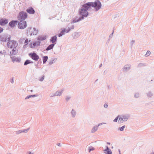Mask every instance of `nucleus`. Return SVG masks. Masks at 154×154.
<instances>
[{
    "label": "nucleus",
    "instance_id": "f257e3e1",
    "mask_svg": "<svg viewBox=\"0 0 154 154\" xmlns=\"http://www.w3.org/2000/svg\"><path fill=\"white\" fill-rule=\"evenodd\" d=\"M90 10V9L87 3L83 4L79 10V14L80 17L77 19L73 20L69 25L70 26V24H72L74 23L78 22L84 19V17H87L89 14L88 10Z\"/></svg>",
    "mask_w": 154,
    "mask_h": 154
},
{
    "label": "nucleus",
    "instance_id": "f03ea898",
    "mask_svg": "<svg viewBox=\"0 0 154 154\" xmlns=\"http://www.w3.org/2000/svg\"><path fill=\"white\" fill-rule=\"evenodd\" d=\"M90 10L91 7L94 8L95 11H97L100 10L102 4L100 2L99 0H96L94 2H87Z\"/></svg>",
    "mask_w": 154,
    "mask_h": 154
},
{
    "label": "nucleus",
    "instance_id": "7ed1b4c3",
    "mask_svg": "<svg viewBox=\"0 0 154 154\" xmlns=\"http://www.w3.org/2000/svg\"><path fill=\"white\" fill-rule=\"evenodd\" d=\"M27 14L24 11L19 12L17 16L18 20H24L27 17Z\"/></svg>",
    "mask_w": 154,
    "mask_h": 154
},
{
    "label": "nucleus",
    "instance_id": "20e7f679",
    "mask_svg": "<svg viewBox=\"0 0 154 154\" xmlns=\"http://www.w3.org/2000/svg\"><path fill=\"white\" fill-rule=\"evenodd\" d=\"M18 45L17 42L15 40L9 41L7 43L8 47L10 48H16Z\"/></svg>",
    "mask_w": 154,
    "mask_h": 154
},
{
    "label": "nucleus",
    "instance_id": "39448f33",
    "mask_svg": "<svg viewBox=\"0 0 154 154\" xmlns=\"http://www.w3.org/2000/svg\"><path fill=\"white\" fill-rule=\"evenodd\" d=\"M30 29H32V27H28L27 29L26 34L28 36L30 35L31 36L32 35H35L37 34L38 32V29H36L34 27L32 29V32L31 33L29 32H30L29 30Z\"/></svg>",
    "mask_w": 154,
    "mask_h": 154
},
{
    "label": "nucleus",
    "instance_id": "423d86ee",
    "mask_svg": "<svg viewBox=\"0 0 154 154\" xmlns=\"http://www.w3.org/2000/svg\"><path fill=\"white\" fill-rule=\"evenodd\" d=\"M19 20L20 22H19L17 25L18 28L20 29H23L25 28L27 26L26 21L25 20Z\"/></svg>",
    "mask_w": 154,
    "mask_h": 154
},
{
    "label": "nucleus",
    "instance_id": "0eeeda50",
    "mask_svg": "<svg viewBox=\"0 0 154 154\" xmlns=\"http://www.w3.org/2000/svg\"><path fill=\"white\" fill-rule=\"evenodd\" d=\"M11 36L7 34H4L0 36V40L3 42L8 41L11 39Z\"/></svg>",
    "mask_w": 154,
    "mask_h": 154
},
{
    "label": "nucleus",
    "instance_id": "6e6552de",
    "mask_svg": "<svg viewBox=\"0 0 154 154\" xmlns=\"http://www.w3.org/2000/svg\"><path fill=\"white\" fill-rule=\"evenodd\" d=\"M29 55L32 59L35 61H37L39 58L38 55L35 52L30 53L29 54Z\"/></svg>",
    "mask_w": 154,
    "mask_h": 154
},
{
    "label": "nucleus",
    "instance_id": "1a4fd4ad",
    "mask_svg": "<svg viewBox=\"0 0 154 154\" xmlns=\"http://www.w3.org/2000/svg\"><path fill=\"white\" fill-rule=\"evenodd\" d=\"M19 21L17 20H14L11 21L9 24V26L11 28H14L16 26Z\"/></svg>",
    "mask_w": 154,
    "mask_h": 154
},
{
    "label": "nucleus",
    "instance_id": "9d476101",
    "mask_svg": "<svg viewBox=\"0 0 154 154\" xmlns=\"http://www.w3.org/2000/svg\"><path fill=\"white\" fill-rule=\"evenodd\" d=\"M8 19L2 18L0 20V25L2 26H5L8 23Z\"/></svg>",
    "mask_w": 154,
    "mask_h": 154
},
{
    "label": "nucleus",
    "instance_id": "9b49d317",
    "mask_svg": "<svg viewBox=\"0 0 154 154\" xmlns=\"http://www.w3.org/2000/svg\"><path fill=\"white\" fill-rule=\"evenodd\" d=\"M26 12L31 14H34L35 13V11L32 7H29L26 10Z\"/></svg>",
    "mask_w": 154,
    "mask_h": 154
},
{
    "label": "nucleus",
    "instance_id": "f8f14e48",
    "mask_svg": "<svg viewBox=\"0 0 154 154\" xmlns=\"http://www.w3.org/2000/svg\"><path fill=\"white\" fill-rule=\"evenodd\" d=\"M106 149L104 150V152L105 154H112V152L111 150L109 149L108 146H106Z\"/></svg>",
    "mask_w": 154,
    "mask_h": 154
},
{
    "label": "nucleus",
    "instance_id": "ddd939ff",
    "mask_svg": "<svg viewBox=\"0 0 154 154\" xmlns=\"http://www.w3.org/2000/svg\"><path fill=\"white\" fill-rule=\"evenodd\" d=\"M131 65L129 64H128L125 65L123 68L124 72H127L128 70L130 69H131Z\"/></svg>",
    "mask_w": 154,
    "mask_h": 154
},
{
    "label": "nucleus",
    "instance_id": "4468645a",
    "mask_svg": "<svg viewBox=\"0 0 154 154\" xmlns=\"http://www.w3.org/2000/svg\"><path fill=\"white\" fill-rule=\"evenodd\" d=\"M18 52V50L16 48H14L10 52V54L11 55H14Z\"/></svg>",
    "mask_w": 154,
    "mask_h": 154
},
{
    "label": "nucleus",
    "instance_id": "2eb2a0df",
    "mask_svg": "<svg viewBox=\"0 0 154 154\" xmlns=\"http://www.w3.org/2000/svg\"><path fill=\"white\" fill-rule=\"evenodd\" d=\"M81 35V33L75 32L72 35V36L74 39H76L79 37Z\"/></svg>",
    "mask_w": 154,
    "mask_h": 154
},
{
    "label": "nucleus",
    "instance_id": "dca6fc26",
    "mask_svg": "<svg viewBox=\"0 0 154 154\" xmlns=\"http://www.w3.org/2000/svg\"><path fill=\"white\" fill-rule=\"evenodd\" d=\"M57 38L56 35L52 37L50 39V41L52 42V44H55L57 42Z\"/></svg>",
    "mask_w": 154,
    "mask_h": 154
},
{
    "label": "nucleus",
    "instance_id": "f3484780",
    "mask_svg": "<svg viewBox=\"0 0 154 154\" xmlns=\"http://www.w3.org/2000/svg\"><path fill=\"white\" fill-rule=\"evenodd\" d=\"M64 90V89H63L61 91L59 90L57 91L54 93V94L53 95V96H61L62 95Z\"/></svg>",
    "mask_w": 154,
    "mask_h": 154
},
{
    "label": "nucleus",
    "instance_id": "a211bd4d",
    "mask_svg": "<svg viewBox=\"0 0 154 154\" xmlns=\"http://www.w3.org/2000/svg\"><path fill=\"white\" fill-rule=\"evenodd\" d=\"M121 116L123 119V121L125 122L128 120L130 117V116L128 114H127L125 115Z\"/></svg>",
    "mask_w": 154,
    "mask_h": 154
},
{
    "label": "nucleus",
    "instance_id": "6ab92c4d",
    "mask_svg": "<svg viewBox=\"0 0 154 154\" xmlns=\"http://www.w3.org/2000/svg\"><path fill=\"white\" fill-rule=\"evenodd\" d=\"M47 38L46 35H41L38 37L37 39L39 40L43 41L46 39Z\"/></svg>",
    "mask_w": 154,
    "mask_h": 154
},
{
    "label": "nucleus",
    "instance_id": "aec40b11",
    "mask_svg": "<svg viewBox=\"0 0 154 154\" xmlns=\"http://www.w3.org/2000/svg\"><path fill=\"white\" fill-rule=\"evenodd\" d=\"M55 44H51L49 45L46 48V50L49 51L53 48Z\"/></svg>",
    "mask_w": 154,
    "mask_h": 154
},
{
    "label": "nucleus",
    "instance_id": "412c9836",
    "mask_svg": "<svg viewBox=\"0 0 154 154\" xmlns=\"http://www.w3.org/2000/svg\"><path fill=\"white\" fill-rule=\"evenodd\" d=\"M98 126L97 125L94 126L92 128L91 130V132L92 133H94L98 129Z\"/></svg>",
    "mask_w": 154,
    "mask_h": 154
},
{
    "label": "nucleus",
    "instance_id": "4be33fe9",
    "mask_svg": "<svg viewBox=\"0 0 154 154\" xmlns=\"http://www.w3.org/2000/svg\"><path fill=\"white\" fill-rule=\"evenodd\" d=\"M65 32H66V29L64 28L61 31L60 33L58 35V37H60L62 36L64 34Z\"/></svg>",
    "mask_w": 154,
    "mask_h": 154
},
{
    "label": "nucleus",
    "instance_id": "5701e85b",
    "mask_svg": "<svg viewBox=\"0 0 154 154\" xmlns=\"http://www.w3.org/2000/svg\"><path fill=\"white\" fill-rule=\"evenodd\" d=\"M12 60V61L14 62L15 61L17 62H20V60L18 58L15 57H11Z\"/></svg>",
    "mask_w": 154,
    "mask_h": 154
},
{
    "label": "nucleus",
    "instance_id": "b1692460",
    "mask_svg": "<svg viewBox=\"0 0 154 154\" xmlns=\"http://www.w3.org/2000/svg\"><path fill=\"white\" fill-rule=\"evenodd\" d=\"M33 63V62L29 60H26L24 63V65L26 66L29 63Z\"/></svg>",
    "mask_w": 154,
    "mask_h": 154
},
{
    "label": "nucleus",
    "instance_id": "393cba45",
    "mask_svg": "<svg viewBox=\"0 0 154 154\" xmlns=\"http://www.w3.org/2000/svg\"><path fill=\"white\" fill-rule=\"evenodd\" d=\"M38 94H34V95H31L27 96L25 98V99H29L30 98L32 97H38Z\"/></svg>",
    "mask_w": 154,
    "mask_h": 154
},
{
    "label": "nucleus",
    "instance_id": "a878e982",
    "mask_svg": "<svg viewBox=\"0 0 154 154\" xmlns=\"http://www.w3.org/2000/svg\"><path fill=\"white\" fill-rule=\"evenodd\" d=\"M146 94L147 96L148 97H151L153 95V93L151 91H149Z\"/></svg>",
    "mask_w": 154,
    "mask_h": 154
},
{
    "label": "nucleus",
    "instance_id": "bb28decb",
    "mask_svg": "<svg viewBox=\"0 0 154 154\" xmlns=\"http://www.w3.org/2000/svg\"><path fill=\"white\" fill-rule=\"evenodd\" d=\"M41 42L39 41H37L33 43V46L35 47L36 46H39L40 45Z\"/></svg>",
    "mask_w": 154,
    "mask_h": 154
},
{
    "label": "nucleus",
    "instance_id": "cd10ccee",
    "mask_svg": "<svg viewBox=\"0 0 154 154\" xmlns=\"http://www.w3.org/2000/svg\"><path fill=\"white\" fill-rule=\"evenodd\" d=\"M57 60V58H54L52 59L50 61L49 63V65H52L54 62H55Z\"/></svg>",
    "mask_w": 154,
    "mask_h": 154
},
{
    "label": "nucleus",
    "instance_id": "c85d7f7f",
    "mask_svg": "<svg viewBox=\"0 0 154 154\" xmlns=\"http://www.w3.org/2000/svg\"><path fill=\"white\" fill-rule=\"evenodd\" d=\"M43 64H45L47 61L48 57V56H44L43 57Z\"/></svg>",
    "mask_w": 154,
    "mask_h": 154
},
{
    "label": "nucleus",
    "instance_id": "c756f323",
    "mask_svg": "<svg viewBox=\"0 0 154 154\" xmlns=\"http://www.w3.org/2000/svg\"><path fill=\"white\" fill-rule=\"evenodd\" d=\"M71 114L73 118H74L76 114V112L73 109H72L71 112Z\"/></svg>",
    "mask_w": 154,
    "mask_h": 154
},
{
    "label": "nucleus",
    "instance_id": "7c9ffc66",
    "mask_svg": "<svg viewBox=\"0 0 154 154\" xmlns=\"http://www.w3.org/2000/svg\"><path fill=\"white\" fill-rule=\"evenodd\" d=\"M29 128L21 130V133H26L29 130Z\"/></svg>",
    "mask_w": 154,
    "mask_h": 154
},
{
    "label": "nucleus",
    "instance_id": "2f4dec72",
    "mask_svg": "<svg viewBox=\"0 0 154 154\" xmlns=\"http://www.w3.org/2000/svg\"><path fill=\"white\" fill-rule=\"evenodd\" d=\"M125 127V125L123 126L122 127H119L118 128V130L121 131H123L124 130V129Z\"/></svg>",
    "mask_w": 154,
    "mask_h": 154
},
{
    "label": "nucleus",
    "instance_id": "473e14b6",
    "mask_svg": "<svg viewBox=\"0 0 154 154\" xmlns=\"http://www.w3.org/2000/svg\"><path fill=\"white\" fill-rule=\"evenodd\" d=\"M124 122L123 121V119H122V117L121 116V117H120V118H119V119L118 120L119 123H122Z\"/></svg>",
    "mask_w": 154,
    "mask_h": 154
},
{
    "label": "nucleus",
    "instance_id": "72a5a7b5",
    "mask_svg": "<svg viewBox=\"0 0 154 154\" xmlns=\"http://www.w3.org/2000/svg\"><path fill=\"white\" fill-rule=\"evenodd\" d=\"M140 97V94L138 93H135L134 95V97L135 98H138Z\"/></svg>",
    "mask_w": 154,
    "mask_h": 154
},
{
    "label": "nucleus",
    "instance_id": "f704fd0d",
    "mask_svg": "<svg viewBox=\"0 0 154 154\" xmlns=\"http://www.w3.org/2000/svg\"><path fill=\"white\" fill-rule=\"evenodd\" d=\"M145 66V63H140L138 65L137 67H141L142 66Z\"/></svg>",
    "mask_w": 154,
    "mask_h": 154
},
{
    "label": "nucleus",
    "instance_id": "c9c22d12",
    "mask_svg": "<svg viewBox=\"0 0 154 154\" xmlns=\"http://www.w3.org/2000/svg\"><path fill=\"white\" fill-rule=\"evenodd\" d=\"M95 149L92 146H90L89 148V152H90L91 151L94 150Z\"/></svg>",
    "mask_w": 154,
    "mask_h": 154
},
{
    "label": "nucleus",
    "instance_id": "e433bc0d",
    "mask_svg": "<svg viewBox=\"0 0 154 154\" xmlns=\"http://www.w3.org/2000/svg\"><path fill=\"white\" fill-rule=\"evenodd\" d=\"M150 51H147L146 54L145 55L146 57H148V56H149L150 55Z\"/></svg>",
    "mask_w": 154,
    "mask_h": 154
},
{
    "label": "nucleus",
    "instance_id": "4c0bfd02",
    "mask_svg": "<svg viewBox=\"0 0 154 154\" xmlns=\"http://www.w3.org/2000/svg\"><path fill=\"white\" fill-rule=\"evenodd\" d=\"M45 76L44 75H42V76L40 78H39V80L41 81H42L44 79Z\"/></svg>",
    "mask_w": 154,
    "mask_h": 154
},
{
    "label": "nucleus",
    "instance_id": "58836bf2",
    "mask_svg": "<svg viewBox=\"0 0 154 154\" xmlns=\"http://www.w3.org/2000/svg\"><path fill=\"white\" fill-rule=\"evenodd\" d=\"M29 46L30 48H35L34 46H33V44H32V43H30L29 44Z\"/></svg>",
    "mask_w": 154,
    "mask_h": 154
},
{
    "label": "nucleus",
    "instance_id": "ea45409f",
    "mask_svg": "<svg viewBox=\"0 0 154 154\" xmlns=\"http://www.w3.org/2000/svg\"><path fill=\"white\" fill-rule=\"evenodd\" d=\"M119 117V116H118L116 118L113 120V122H116L118 121Z\"/></svg>",
    "mask_w": 154,
    "mask_h": 154
},
{
    "label": "nucleus",
    "instance_id": "a19ab883",
    "mask_svg": "<svg viewBox=\"0 0 154 154\" xmlns=\"http://www.w3.org/2000/svg\"><path fill=\"white\" fill-rule=\"evenodd\" d=\"M16 133L17 134H20L21 133V130L18 131H16Z\"/></svg>",
    "mask_w": 154,
    "mask_h": 154
},
{
    "label": "nucleus",
    "instance_id": "79ce46f5",
    "mask_svg": "<svg viewBox=\"0 0 154 154\" xmlns=\"http://www.w3.org/2000/svg\"><path fill=\"white\" fill-rule=\"evenodd\" d=\"M70 98V97L67 96L66 97V100L67 101H68L69 100Z\"/></svg>",
    "mask_w": 154,
    "mask_h": 154
},
{
    "label": "nucleus",
    "instance_id": "37998d69",
    "mask_svg": "<svg viewBox=\"0 0 154 154\" xmlns=\"http://www.w3.org/2000/svg\"><path fill=\"white\" fill-rule=\"evenodd\" d=\"M69 28L70 29H73L74 28V25H72L70 27H69Z\"/></svg>",
    "mask_w": 154,
    "mask_h": 154
},
{
    "label": "nucleus",
    "instance_id": "c03bdc74",
    "mask_svg": "<svg viewBox=\"0 0 154 154\" xmlns=\"http://www.w3.org/2000/svg\"><path fill=\"white\" fill-rule=\"evenodd\" d=\"M106 124V123H101L99 124L98 125H97V126H98V127L99 126H100L101 125H102L103 124Z\"/></svg>",
    "mask_w": 154,
    "mask_h": 154
},
{
    "label": "nucleus",
    "instance_id": "a18cd8bd",
    "mask_svg": "<svg viewBox=\"0 0 154 154\" xmlns=\"http://www.w3.org/2000/svg\"><path fill=\"white\" fill-rule=\"evenodd\" d=\"M28 40L27 39H26L25 40L24 42V43H26V44H28Z\"/></svg>",
    "mask_w": 154,
    "mask_h": 154
},
{
    "label": "nucleus",
    "instance_id": "49530a36",
    "mask_svg": "<svg viewBox=\"0 0 154 154\" xmlns=\"http://www.w3.org/2000/svg\"><path fill=\"white\" fill-rule=\"evenodd\" d=\"M3 30V28L1 27H0V33L2 32Z\"/></svg>",
    "mask_w": 154,
    "mask_h": 154
},
{
    "label": "nucleus",
    "instance_id": "de8ad7c7",
    "mask_svg": "<svg viewBox=\"0 0 154 154\" xmlns=\"http://www.w3.org/2000/svg\"><path fill=\"white\" fill-rule=\"evenodd\" d=\"M104 108H107L108 107V105L106 103H105L104 105Z\"/></svg>",
    "mask_w": 154,
    "mask_h": 154
},
{
    "label": "nucleus",
    "instance_id": "09e8293b",
    "mask_svg": "<svg viewBox=\"0 0 154 154\" xmlns=\"http://www.w3.org/2000/svg\"><path fill=\"white\" fill-rule=\"evenodd\" d=\"M113 32H114V31H113L112 33L110 35L109 37L112 38V37L113 35Z\"/></svg>",
    "mask_w": 154,
    "mask_h": 154
},
{
    "label": "nucleus",
    "instance_id": "8fccbe9b",
    "mask_svg": "<svg viewBox=\"0 0 154 154\" xmlns=\"http://www.w3.org/2000/svg\"><path fill=\"white\" fill-rule=\"evenodd\" d=\"M70 29L68 27V29H67L66 31V33H68L70 31Z\"/></svg>",
    "mask_w": 154,
    "mask_h": 154
},
{
    "label": "nucleus",
    "instance_id": "3c124183",
    "mask_svg": "<svg viewBox=\"0 0 154 154\" xmlns=\"http://www.w3.org/2000/svg\"><path fill=\"white\" fill-rule=\"evenodd\" d=\"M135 42V41L134 40H132V41H131V45H133V44Z\"/></svg>",
    "mask_w": 154,
    "mask_h": 154
},
{
    "label": "nucleus",
    "instance_id": "603ef678",
    "mask_svg": "<svg viewBox=\"0 0 154 154\" xmlns=\"http://www.w3.org/2000/svg\"><path fill=\"white\" fill-rule=\"evenodd\" d=\"M11 82L12 84L14 82V79H13V77L12 78V80L11 81Z\"/></svg>",
    "mask_w": 154,
    "mask_h": 154
},
{
    "label": "nucleus",
    "instance_id": "864d4df0",
    "mask_svg": "<svg viewBox=\"0 0 154 154\" xmlns=\"http://www.w3.org/2000/svg\"><path fill=\"white\" fill-rule=\"evenodd\" d=\"M57 145L59 146H61V144L60 143H58Z\"/></svg>",
    "mask_w": 154,
    "mask_h": 154
},
{
    "label": "nucleus",
    "instance_id": "5fc2aeb1",
    "mask_svg": "<svg viewBox=\"0 0 154 154\" xmlns=\"http://www.w3.org/2000/svg\"><path fill=\"white\" fill-rule=\"evenodd\" d=\"M32 29H29V31H30V32H31V33H32Z\"/></svg>",
    "mask_w": 154,
    "mask_h": 154
},
{
    "label": "nucleus",
    "instance_id": "6e6d98bb",
    "mask_svg": "<svg viewBox=\"0 0 154 154\" xmlns=\"http://www.w3.org/2000/svg\"><path fill=\"white\" fill-rule=\"evenodd\" d=\"M54 94H51V95H50V97H54V96H53V95H54Z\"/></svg>",
    "mask_w": 154,
    "mask_h": 154
},
{
    "label": "nucleus",
    "instance_id": "4d7b16f0",
    "mask_svg": "<svg viewBox=\"0 0 154 154\" xmlns=\"http://www.w3.org/2000/svg\"><path fill=\"white\" fill-rule=\"evenodd\" d=\"M38 63H38V62L37 63V65H35L36 66V68H38Z\"/></svg>",
    "mask_w": 154,
    "mask_h": 154
},
{
    "label": "nucleus",
    "instance_id": "13d9d810",
    "mask_svg": "<svg viewBox=\"0 0 154 154\" xmlns=\"http://www.w3.org/2000/svg\"><path fill=\"white\" fill-rule=\"evenodd\" d=\"M27 45V44H25L24 46H23V48H26V45Z\"/></svg>",
    "mask_w": 154,
    "mask_h": 154
},
{
    "label": "nucleus",
    "instance_id": "bf43d9fd",
    "mask_svg": "<svg viewBox=\"0 0 154 154\" xmlns=\"http://www.w3.org/2000/svg\"><path fill=\"white\" fill-rule=\"evenodd\" d=\"M107 87L108 89H110L111 87L109 85H108Z\"/></svg>",
    "mask_w": 154,
    "mask_h": 154
},
{
    "label": "nucleus",
    "instance_id": "052dcab7",
    "mask_svg": "<svg viewBox=\"0 0 154 154\" xmlns=\"http://www.w3.org/2000/svg\"><path fill=\"white\" fill-rule=\"evenodd\" d=\"M118 151H119V154H121V151H120V150L119 149H118Z\"/></svg>",
    "mask_w": 154,
    "mask_h": 154
},
{
    "label": "nucleus",
    "instance_id": "680f3d73",
    "mask_svg": "<svg viewBox=\"0 0 154 154\" xmlns=\"http://www.w3.org/2000/svg\"><path fill=\"white\" fill-rule=\"evenodd\" d=\"M102 66V64H101L100 65V66H99V67H100V68Z\"/></svg>",
    "mask_w": 154,
    "mask_h": 154
},
{
    "label": "nucleus",
    "instance_id": "e2e57ef3",
    "mask_svg": "<svg viewBox=\"0 0 154 154\" xmlns=\"http://www.w3.org/2000/svg\"><path fill=\"white\" fill-rule=\"evenodd\" d=\"M29 153H28V154H33V153H31V152H30V151H29Z\"/></svg>",
    "mask_w": 154,
    "mask_h": 154
},
{
    "label": "nucleus",
    "instance_id": "0e129e2a",
    "mask_svg": "<svg viewBox=\"0 0 154 154\" xmlns=\"http://www.w3.org/2000/svg\"><path fill=\"white\" fill-rule=\"evenodd\" d=\"M2 54L3 53H2V52L1 51H0V54Z\"/></svg>",
    "mask_w": 154,
    "mask_h": 154
},
{
    "label": "nucleus",
    "instance_id": "69168bd1",
    "mask_svg": "<svg viewBox=\"0 0 154 154\" xmlns=\"http://www.w3.org/2000/svg\"><path fill=\"white\" fill-rule=\"evenodd\" d=\"M107 143L108 144L110 145V143L109 142H107Z\"/></svg>",
    "mask_w": 154,
    "mask_h": 154
},
{
    "label": "nucleus",
    "instance_id": "338daca9",
    "mask_svg": "<svg viewBox=\"0 0 154 154\" xmlns=\"http://www.w3.org/2000/svg\"><path fill=\"white\" fill-rule=\"evenodd\" d=\"M30 91L31 92H32L33 91L32 90H30Z\"/></svg>",
    "mask_w": 154,
    "mask_h": 154
},
{
    "label": "nucleus",
    "instance_id": "774afa93",
    "mask_svg": "<svg viewBox=\"0 0 154 154\" xmlns=\"http://www.w3.org/2000/svg\"><path fill=\"white\" fill-rule=\"evenodd\" d=\"M150 154H154V152H153L151 153Z\"/></svg>",
    "mask_w": 154,
    "mask_h": 154
}]
</instances>
